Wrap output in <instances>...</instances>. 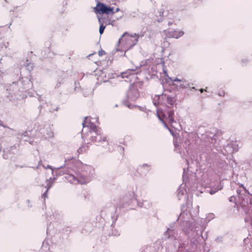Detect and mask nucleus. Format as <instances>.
<instances>
[{
    "mask_svg": "<svg viewBox=\"0 0 252 252\" xmlns=\"http://www.w3.org/2000/svg\"><path fill=\"white\" fill-rule=\"evenodd\" d=\"M245 220L246 222H247L248 221V220L247 218H246Z\"/></svg>",
    "mask_w": 252,
    "mask_h": 252,
    "instance_id": "obj_20",
    "label": "nucleus"
},
{
    "mask_svg": "<svg viewBox=\"0 0 252 252\" xmlns=\"http://www.w3.org/2000/svg\"><path fill=\"white\" fill-rule=\"evenodd\" d=\"M98 23L100 24V27L99 29V32L100 34H102L105 28V26H103L102 19L101 17H99V15H97Z\"/></svg>",
    "mask_w": 252,
    "mask_h": 252,
    "instance_id": "obj_9",
    "label": "nucleus"
},
{
    "mask_svg": "<svg viewBox=\"0 0 252 252\" xmlns=\"http://www.w3.org/2000/svg\"><path fill=\"white\" fill-rule=\"evenodd\" d=\"M163 32L164 35H165L166 38L170 37L178 38L182 36L184 34V32L181 30H172L168 29L167 30H164Z\"/></svg>",
    "mask_w": 252,
    "mask_h": 252,
    "instance_id": "obj_4",
    "label": "nucleus"
},
{
    "mask_svg": "<svg viewBox=\"0 0 252 252\" xmlns=\"http://www.w3.org/2000/svg\"><path fill=\"white\" fill-rule=\"evenodd\" d=\"M43 167H44V168L45 169L49 168V169H51L52 170L53 169L52 166H51L50 165H47L46 166H43Z\"/></svg>",
    "mask_w": 252,
    "mask_h": 252,
    "instance_id": "obj_14",
    "label": "nucleus"
},
{
    "mask_svg": "<svg viewBox=\"0 0 252 252\" xmlns=\"http://www.w3.org/2000/svg\"><path fill=\"white\" fill-rule=\"evenodd\" d=\"M119 11H120V9L119 8H117L116 9V11L115 12L113 11V13H115V12H118Z\"/></svg>",
    "mask_w": 252,
    "mask_h": 252,
    "instance_id": "obj_17",
    "label": "nucleus"
},
{
    "mask_svg": "<svg viewBox=\"0 0 252 252\" xmlns=\"http://www.w3.org/2000/svg\"><path fill=\"white\" fill-rule=\"evenodd\" d=\"M128 97L132 100H135L139 96V94L136 90H131L128 94Z\"/></svg>",
    "mask_w": 252,
    "mask_h": 252,
    "instance_id": "obj_7",
    "label": "nucleus"
},
{
    "mask_svg": "<svg viewBox=\"0 0 252 252\" xmlns=\"http://www.w3.org/2000/svg\"><path fill=\"white\" fill-rule=\"evenodd\" d=\"M114 8L107 6L105 4L99 2L94 7V11L96 14H110L113 13Z\"/></svg>",
    "mask_w": 252,
    "mask_h": 252,
    "instance_id": "obj_3",
    "label": "nucleus"
},
{
    "mask_svg": "<svg viewBox=\"0 0 252 252\" xmlns=\"http://www.w3.org/2000/svg\"><path fill=\"white\" fill-rule=\"evenodd\" d=\"M170 80L173 82H175L174 85L178 86L180 88H184L188 85V82L185 79H179L178 78H171Z\"/></svg>",
    "mask_w": 252,
    "mask_h": 252,
    "instance_id": "obj_6",
    "label": "nucleus"
},
{
    "mask_svg": "<svg viewBox=\"0 0 252 252\" xmlns=\"http://www.w3.org/2000/svg\"><path fill=\"white\" fill-rule=\"evenodd\" d=\"M221 189V187L220 186V187H218L217 189H215V190L213 189H211L210 190V193L211 194H214L217 191Z\"/></svg>",
    "mask_w": 252,
    "mask_h": 252,
    "instance_id": "obj_11",
    "label": "nucleus"
},
{
    "mask_svg": "<svg viewBox=\"0 0 252 252\" xmlns=\"http://www.w3.org/2000/svg\"><path fill=\"white\" fill-rule=\"evenodd\" d=\"M91 119L89 117H86L84 120L83 125V132L85 130L86 128L90 127L91 130L90 134L93 141H100L101 136L99 133V131L96 128V126L93 124V123L90 122Z\"/></svg>",
    "mask_w": 252,
    "mask_h": 252,
    "instance_id": "obj_2",
    "label": "nucleus"
},
{
    "mask_svg": "<svg viewBox=\"0 0 252 252\" xmlns=\"http://www.w3.org/2000/svg\"><path fill=\"white\" fill-rule=\"evenodd\" d=\"M126 77V76H125V73L123 74H122V77H123V78H124V77Z\"/></svg>",
    "mask_w": 252,
    "mask_h": 252,
    "instance_id": "obj_18",
    "label": "nucleus"
},
{
    "mask_svg": "<svg viewBox=\"0 0 252 252\" xmlns=\"http://www.w3.org/2000/svg\"><path fill=\"white\" fill-rule=\"evenodd\" d=\"M49 181H47V185H48Z\"/></svg>",
    "mask_w": 252,
    "mask_h": 252,
    "instance_id": "obj_22",
    "label": "nucleus"
},
{
    "mask_svg": "<svg viewBox=\"0 0 252 252\" xmlns=\"http://www.w3.org/2000/svg\"><path fill=\"white\" fill-rule=\"evenodd\" d=\"M105 140H106V138H105V137H104V138H103V141H105Z\"/></svg>",
    "mask_w": 252,
    "mask_h": 252,
    "instance_id": "obj_21",
    "label": "nucleus"
},
{
    "mask_svg": "<svg viewBox=\"0 0 252 252\" xmlns=\"http://www.w3.org/2000/svg\"><path fill=\"white\" fill-rule=\"evenodd\" d=\"M183 194H184L183 192H181V190H180V191H179V196H180V194H181V195H183Z\"/></svg>",
    "mask_w": 252,
    "mask_h": 252,
    "instance_id": "obj_16",
    "label": "nucleus"
},
{
    "mask_svg": "<svg viewBox=\"0 0 252 252\" xmlns=\"http://www.w3.org/2000/svg\"><path fill=\"white\" fill-rule=\"evenodd\" d=\"M138 38L139 36L136 33L129 34L126 32L120 38L118 45L132 47L137 43Z\"/></svg>",
    "mask_w": 252,
    "mask_h": 252,
    "instance_id": "obj_1",
    "label": "nucleus"
},
{
    "mask_svg": "<svg viewBox=\"0 0 252 252\" xmlns=\"http://www.w3.org/2000/svg\"><path fill=\"white\" fill-rule=\"evenodd\" d=\"M157 115L160 121H161L164 124V126L165 127H167V126L165 124L164 119L167 120L171 124H172L174 122H175L173 118L174 111L172 110L168 111L167 114H163L162 118L159 113L158 112Z\"/></svg>",
    "mask_w": 252,
    "mask_h": 252,
    "instance_id": "obj_5",
    "label": "nucleus"
},
{
    "mask_svg": "<svg viewBox=\"0 0 252 252\" xmlns=\"http://www.w3.org/2000/svg\"><path fill=\"white\" fill-rule=\"evenodd\" d=\"M105 54V52L104 51H103L102 50H101L100 51H99L98 52V55L100 56H102L103 55H104Z\"/></svg>",
    "mask_w": 252,
    "mask_h": 252,
    "instance_id": "obj_13",
    "label": "nucleus"
},
{
    "mask_svg": "<svg viewBox=\"0 0 252 252\" xmlns=\"http://www.w3.org/2000/svg\"><path fill=\"white\" fill-rule=\"evenodd\" d=\"M67 180L71 182L72 184H77V179L75 178L72 175H68L67 177Z\"/></svg>",
    "mask_w": 252,
    "mask_h": 252,
    "instance_id": "obj_10",
    "label": "nucleus"
},
{
    "mask_svg": "<svg viewBox=\"0 0 252 252\" xmlns=\"http://www.w3.org/2000/svg\"><path fill=\"white\" fill-rule=\"evenodd\" d=\"M200 92L202 93V92H203V89H201L200 90Z\"/></svg>",
    "mask_w": 252,
    "mask_h": 252,
    "instance_id": "obj_19",
    "label": "nucleus"
},
{
    "mask_svg": "<svg viewBox=\"0 0 252 252\" xmlns=\"http://www.w3.org/2000/svg\"><path fill=\"white\" fill-rule=\"evenodd\" d=\"M77 179V183H80L81 184H86L90 181V178L85 176H80Z\"/></svg>",
    "mask_w": 252,
    "mask_h": 252,
    "instance_id": "obj_8",
    "label": "nucleus"
},
{
    "mask_svg": "<svg viewBox=\"0 0 252 252\" xmlns=\"http://www.w3.org/2000/svg\"><path fill=\"white\" fill-rule=\"evenodd\" d=\"M244 241L245 243H247L249 241V239L247 238L246 239H245Z\"/></svg>",
    "mask_w": 252,
    "mask_h": 252,
    "instance_id": "obj_15",
    "label": "nucleus"
},
{
    "mask_svg": "<svg viewBox=\"0 0 252 252\" xmlns=\"http://www.w3.org/2000/svg\"><path fill=\"white\" fill-rule=\"evenodd\" d=\"M27 68L28 70H31L33 69V63H29L27 64Z\"/></svg>",
    "mask_w": 252,
    "mask_h": 252,
    "instance_id": "obj_12",
    "label": "nucleus"
}]
</instances>
